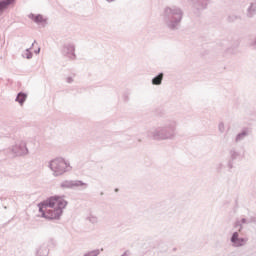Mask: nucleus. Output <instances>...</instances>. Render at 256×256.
I'll list each match as a JSON object with an SVG mask.
<instances>
[{
    "label": "nucleus",
    "mask_w": 256,
    "mask_h": 256,
    "mask_svg": "<svg viewBox=\"0 0 256 256\" xmlns=\"http://www.w3.org/2000/svg\"><path fill=\"white\" fill-rule=\"evenodd\" d=\"M69 205V202L65 200V196L55 195L38 204L40 217L47 219V221H53L61 219L63 215V209Z\"/></svg>",
    "instance_id": "f257e3e1"
},
{
    "label": "nucleus",
    "mask_w": 256,
    "mask_h": 256,
    "mask_svg": "<svg viewBox=\"0 0 256 256\" xmlns=\"http://www.w3.org/2000/svg\"><path fill=\"white\" fill-rule=\"evenodd\" d=\"M177 131V121L167 119L158 127H152L147 131V137L153 141H171L175 139Z\"/></svg>",
    "instance_id": "f03ea898"
},
{
    "label": "nucleus",
    "mask_w": 256,
    "mask_h": 256,
    "mask_svg": "<svg viewBox=\"0 0 256 256\" xmlns=\"http://www.w3.org/2000/svg\"><path fill=\"white\" fill-rule=\"evenodd\" d=\"M184 12L180 7H165L162 12V21L169 31H179L183 21Z\"/></svg>",
    "instance_id": "7ed1b4c3"
},
{
    "label": "nucleus",
    "mask_w": 256,
    "mask_h": 256,
    "mask_svg": "<svg viewBox=\"0 0 256 256\" xmlns=\"http://www.w3.org/2000/svg\"><path fill=\"white\" fill-rule=\"evenodd\" d=\"M49 169L53 172L54 177H61L68 171H71V164L63 158H55L49 161Z\"/></svg>",
    "instance_id": "20e7f679"
},
{
    "label": "nucleus",
    "mask_w": 256,
    "mask_h": 256,
    "mask_svg": "<svg viewBox=\"0 0 256 256\" xmlns=\"http://www.w3.org/2000/svg\"><path fill=\"white\" fill-rule=\"evenodd\" d=\"M61 189H87L89 184L81 181V180H64L60 183Z\"/></svg>",
    "instance_id": "39448f33"
},
{
    "label": "nucleus",
    "mask_w": 256,
    "mask_h": 256,
    "mask_svg": "<svg viewBox=\"0 0 256 256\" xmlns=\"http://www.w3.org/2000/svg\"><path fill=\"white\" fill-rule=\"evenodd\" d=\"M9 151L16 155L17 157H22L23 155H29V148H27L26 141H19L14 146L9 148Z\"/></svg>",
    "instance_id": "423d86ee"
},
{
    "label": "nucleus",
    "mask_w": 256,
    "mask_h": 256,
    "mask_svg": "<svg viewBox=\"0 0 256 256\" xmlns=\"http://www.w3.org/2000/svg\"><path fill=\"white\" fill-rule=\"evenodd\" d=\"M192 8L194 9V13L199 15L201 11H205L207 9V5H209V0H191Z\"/></svg>",
    "instance_id": "0eeeda50"
},
{
    "label": "nucleus",
    "mask_w": 256,
    "mask_h": 256,
    "mask_svg": "<svg viewBox=\"0 0 256 256\" xmlns=\"http://www.w3.org/2000/svg\"><path fill=\"white\" fill-rule=\"evenodd\" d=\"M230 241L233 244V247H243V246L247 245V241H249V239L240 238L239 232H233V234L230 238Z\"/></svg>",
    "instance_id": "6e6552de"
},
{
    "label": "nucleus",
    "mask_w": 256,
    "mask_h": 256,
    "mask_svg": "<svg viewBox=\"0 0 256 256\" xmlns=\"http://www.w3.org/2000/svg\"><path fill=\"white\" fill-rule=\"evenodd\" d=\"M63 55L68 57L69 59L75 60L77 59V55L75 54V45L74 44H65L62 49Z\"/></svg>",
    "instance_id": "1a4fd4ad"
},
{
    "label": "nucleus",
    "mask_w": 256,
    "mask_h": 256,
    "mask_svg": "<svg viewBox=\"0 0 256 256\" xmlns=\"http://www.w3.org/2000/svg\"><path fill=\"white\" fill-rule=\"evenodd\" d=\"M239 152H237V150H235V148H232L230 151H229V160L227 162V167L228 169H233V165L236 161V159L239 157Z\"/></svg>",
    "instance_id": "9d476101"
},
{
    "label": "nucleus",
    "mask_w": 256,
    "mask_h": 256,
    "mask_svg": "<svg viewBox=\"0 0 256 256\" xmlns=\"http://www.w3.org/2000/svg\"><path fill=\"white\" fill-rule=\"evenodd\" d=\"M15 4V0H0V17L11 7V5Z\"/></svg>",
    "instance_id": "9b49d317"
},
{
    "label": "nucleus",
    "mask_w": 256,
    "mask_h": 256,
    "mask_svg": "<svg viewBox=\"0 0 256 256\" xmlns=\"http://www.w3.org/2000/svg\"><path fill=\"white\" fill-rule=\"evenodd\" d=\"M246 16L248 19H255L256 21V1L250 3L249 7L246 10Z\"/></svg>",
    "instance_id": "f8f14e48"
},
{
    "label": "nucleus",
    "mask_w": 256,
    "mask_h": 256,
    "mask_svg": "<svg viewBox=\"0 0 256 256\" xmlns=\"http://www.w3.org/2000/svg\"><path fill=\"white\" fill-rule=\"evenodd\" d=\"M251 135V129L244 128L240 133L236 135L235 143H240V141H244L245 137H249Z\"/></svg>",
    "instance_id": "ddd939ff"
},
{
    "label": "nucleus",
    "mask_w": 256,
    "mask_h": 256,
    "mask_svg": "<svg viewBox=\"0 0 256 256\" xmlns=\"http://www.w3.org/2000/svg\"><path fill=\"white\" fill-rule=\"evenodd\" d=\"M29 19H32V21H34V23H37L38 25L41 24V23H47V19H45L43 17V15L41 14H29Z\"/></svg>",
    "instance_id": "4468645a"
},
{
    "label": "nucleus",
    "mask_w": 256,
    "mask_h": 256,
    "mask_svg": "<svg viewBox=\"0 0 256 256\" xmlns=\"http://www.w3.org/2000/svg\"><path fill=\"white\" fill-rule=\"evenodd\" d=\"M243 18L241 17V15L237 14V13H230L227 16V22L228 23H235L237 21H241Z\"/></svg>",
    "instance_id": "2eb2a0df"
},
{
    "label": "nucleus",
    "mask_w": 256,
    "mask_h": 256,
    "mask_svg": "<svg viewBox=\"0 0 256 256\" xmlns=\"http://www.w3.org/2000/svg\"><path fill=\"white\" fill-rule=\"evenodd\" d=\"M15 101L19 103V105L23 106L25 101H27V93L19 92L16 96Z\"/></svg>",
    "instance_id": "dca6fc26"
},
{
    "label": "nucleus",
    "mask_w": 256,
    "mask_h": 256,
    "mask_svg": "<svg viewBox=\"0 0 256 256\" xmlns=\"http://www.w3.org/2000/svg\"><path fill=\"white\" fill-rule=\"evenodd\" d=\"M36 256H49V249L47 245L43 244L37 251Z\"/></svg>",
    "instance_id": "f3484780"
},
{
    "label": "nucleus",
    "mask_w": 256,
    "mask_h": 256,
    "mask_svg": "<svg viewBox=\"0 0 256 256\" xmlns=\"http://www.w3.org/2000/svg\"><path fill=\"white\" fill-rule=\"evenodd\" d=\"M163 77H165V74L160 72L158 75L152 78V85H161V83H163Z\"/></svg>",
    "instance_id": "a211bd4d"
},
{
    "label": "nucleus",
    "mask_w": 256,
    "mask_h": 256,
    "mask_svg": "<svg viewBox=\"0 0 256 256\" xmlns=\"http://www.w3.org/2000/svg\"><path fill=\"white\" fill-rule=\"evenodd\" d=\"M100 253H101V250L96 249V250H92L85 253L84 256H99Z\"/></svg>",
    "instance_id": "6ab92c4d"
},
{
    "label": "nucleus",
    "mask_w": 256,
    "mask_h": 256,
    "mask_svg": "<svg viewBox=\"0 0 256 256\" xmlns=\"http://www.w3.org/2000/svg\"><path fill=\"white\" fill-rule=\"evenodd\" d=\"M26 59H33V52H31V48L26 49V53L23 55Z\"/></svg>",
    "instance_id": "aec40b11"
},
{
    "label": "nucleus",
    "mask_w": 256,
    "mask_h": 256,
    "mask_svg": "<svg viewBox=\"0 0 256 256\" xmlns=\"http://www.w3.org/2000/svg\"><path fill=\"white\" fill-rule=\"evenodd\" d=\"M87 221L92 223V225H95V224H97L98 219H97L96 216H90V217L87 218Z\"/></svg>",
    "instance_id": "412c9836"
},
{
    "label": "nucleus",
    "mask_w": 256,
    "mask_h": 256,
    "mask_svg": "<svg viewBox=\"0 0 256 256\" xmlns=\"http://www.w3.org/2000/svg\"><path fill=\"white\" fill-rule=\"evenodd\" d=\"M234 227L235 229H238L239 232L243 230V225H241L240 221L235 222Z\"/></svg>",
    "instance_id": "4be33fe9"
},
{
    "label": "nucleus",
    "mask_w": 256,
    "mask_h": 256,
    "mask_svg": "<svg viewBox=\"0 0 256 256\" xmlns=\"http://www.w3.org/2000/svg\"><path fill=\"white\" fill-rule=\"evenodd\" d=\"M224 168H225V165H223V163H219V164L216 166V171H217V173H221V171H223Z\"/></svg>",
    "instance_id": "5701e85b"
},
{
    "label": "nucleus",
    "mask_w": 256,
    "mask_h": 256,
    "mask_svg": "<svg viewBox=\"0 0 256 256\" xmlns=\"http://www.w3.org/2000/svg\"><path fill=\"white\" fill-rule=\"evenodd\" d=\"M218 130L221 132V133H225V124L223 122H220L219 125H218Z\"/></svg>",
    "instance_id": "b1692460"
},
{
    "label": "nucleus",
    "mask_w": 256,
    "mask_h": 256,
    "mask_svg": "<svg viewBox=\"0 0 256 256\" xmlns=\"http://www.w3.org/2000/svg\"><path fill=\"white\" fill-rule=\"evenodd\" d=\"M249 223H256V216H252Z\"/></svg>",
    "instance_id": "393cba45"
},
{
    "label": "nucleus",
    "mask_w": 256,
    "mask_h": 256,
    "mask_svg": "<svg viewBox=\"0 0 256 256\" xmlns=\"http://www.w3.org/2000/svg\"><path fill=\"white\" fill-rule=\"evenodd\" d=\"M66 81H67V83H72L73 82V77H68Z\"/></svg>",
    "instance_id": "a878e982"
},
{
    "label": "nucleus",
    "mask_w": 256,
    "mask_h": 256,
    "mask_svg": "<svg viewBox=\"0 0 256 256\" xmlns=\"http://www.w3.org/2000/svg\"><path fill=\"white\" fill-rule=\"evenodd\" d=\"M34 53H35L36 55H39V53H41V48H38L37 50H35Z\"/></svg>",
    "instance_id": "bb28decb"
},
{
    "label": "nucleus",
    "mask_w": 256,
    "mask_h": 256,
    "mask_svg": "<svg viewBox=\"0 0 256 256\" xmlns=\"http://www.w3.org/2000/svg\"><path fill=\"white\" fill-rule=\"evenodd\" d=\"M240 223H242L243 225H245V223H247V219H246V218H242Z\"/></svg>",
    "instance_id": "cd10ccee"
},
{
    "label": "nucleus",
    "mask_w": 256,
    "mask_h": 256,
    "mask_svg": "<svg viewBox=\"0 0 256 256\" xmlns=\"http://www.w3.org/2000/svg\"><path fill=\"white\" fill-rule=\"evenodd\" d=\"M124 101H129V95H124Z\"/></svg>",
    "instance_id": "c85d7f7f"
},
{
    "label": "nucleus",
    "mask_w": 256,
    "mask_h": 256,
    "mask_svg": "<svg viewBox=\"0 0 256 256\" xmlns=\"http://www.w3.org/2000/svg\"><path fill=\"white\" fill-rule=\"evenodd\" d=\"M50 243L55 246V240L50 239Z\"/></svg>",
    "instance_id": "c756f323"
},
{
    "label": "nucleus",
    "mask_w": 256,
    "mask_h": 256,
    "mask_svg": "<svg viewBox=\"0 0 256 256\" xmlns=\"http://www.w3.org/2000/svg\"><path fill=\"white\" fill-rule=\"evenodd\" d=\"M107 3H113L115 0H106Z\"/></svg>",
    "instance_id": "7c9ffc66"
},
{
    "label": "nucleus",
    "mask_w": 256,
    "mask_h": 256,
    "mask_svg": "<svg viewBox=\"0 0 256 256\" xmlns=\"http://www.w3.org/2000/svg\"><path fill=\"white\" fill-rule=\"evenodd\" d=\"M34 45H35V43H32V45H31L30 49H33Z\"/></svg>",
    "instance_id": "2f4dec72"
},
{
    "label": "nucleus",
    "mask_w": 256,
    "mask_h": 256,
    "mask_svg": "<svg viewBox=\"0 0 256 256\" xmlns=\"http://www.w3.org/2000/svg\"><path fill=\"white\" fill-rule=\"evenodd\" d=\"M115 191H119V189H115Z\"/></svg>",
    "instance_id": "473e14b6"
},
{
    "label": "nucleus",
    "mask_w": 256,
    "mask_h": 256,
    "mask_svg": "<svg viewBox=\"0 0 256 256\" xmlns=\"http://www.w3.org/2000/svg\"><path fill=\"white\" fill-rule=\"evenodd\" d=\"M100 195H103V192H101Z\"/></svg>",
    "instance_id": "72a5a7b5"
}]
</instances>
